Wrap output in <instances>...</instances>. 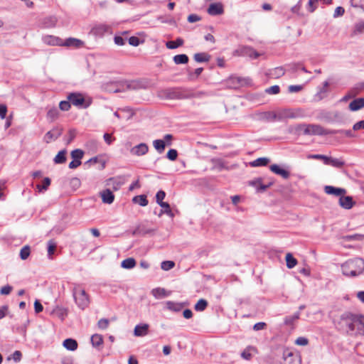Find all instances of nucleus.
Instances as JSON below:
<instances>
[{"instance_id":"obj_1","label":"nucleus","mask_w":364,"mask_h":364,"mask_svg":"<svg viewBox=\"0 0 364 364\" xmlns=\"http://www.w3.org/2000/svg\"><path fill=\"white\" fill-rule=\"evenodd\" d=\"M341 271L347 277H355L364 272V259L362 258L350 259L341 264Z\"/></svg>"},{"instance_id":"obj_2","label":"nucleus","mask_w":364,"mask_h":364,"mask_svg":"<svg viewBox=\"0 0 364 364\" xmlns=\"http://www.w3.org/2000/svg\"><path fill=\"white\" fill-rule=\"evenodd\" d=\"M164 93L165 97L170 100L189 99L197 96L192 89L183 87L168 88Z\"/></svg>"},{"instance_id":"obj_3","label":"nucleus","mask_w":364,"mask_h":364,"mask_svg":"<svg viewBox=\"0 0 364 364\" xmlns=\"http://www.w3.org/2000/svg\"><path fill=\"white\" fill-rule=\"evenodd\" d=\"M73 295L77 306L84 310L90 304V298L85 290L80 284H74Z\"/></svg>"},{"instance_id":"obj_4","label":"nucleus","mask_w":364,"mask_h":364,"mask_svg":"<svg viewBox=\"0 0 364 364\" xmlns=\"http://www.w3.org/2000/svg\"><path fill=\"white\" fill-rule=\"evenodd\" d=\"M304 134L308 135L324 136L329 134H335L342 131H334V129H327L319 124H308L304 125Z\"/></svg>"},{"instance_id":"obj_5","label":"nucleus","mask_w":364,"mask_h":364,"mask_svg":"<svg viewBox=\"0 0 364 364\" xmlns=\"http://www.w3.org/2000/svg\"><path fill=\"white\" fill-rule=\"evenodd\" d=\"M67 100L71 102V105L79 109H86L90 107L92 103L90 99H85L80 92L69 93L67 96Z\"/></svg>"},{"instance_id":"obj_6","label":"nucleus","mask_w":364,"mask_h":364,"mask_svg":"<svg viewBox=\"0 0 364 364\" xmlns=\"http://www.w3.org/2000/svg\"><path fill=\"white\" fill-rule=\"evenodd\" d=\"M355 314L350 312L343 313L340 318L338 325L340 328L351 334V331L353 330V321L355 318Z\"/></svg>"},{"instance_id":"obj_7","label":"nucleus","mask_w":364,"mask_h":364,"mask_svg":"<svg viewBox=\"0 0 364 364\" xmlns=\"http://www.w3.org/2000/svg\"><path fill=\"white\" fill-rule=\"evenodd\" d=\"M279 121H283L287 119H296L304 117V110L301 108L297 109H282L278 110Z\"/></svg>"},{"instance_id":"obj_8","label":"nucleus","mask_w":364,"mask_h":364,"mask_svg":"<svg viewBox=\"0 0 364 364\" xmlns=\"http://www.w3.org/2000/svg\"><path fill=\"white\" fill-rule=\"evenodd\" d=\"M156 228H150L149 222L139 224L132 232V235L144 236L146 235H151L156 232Z\"/></svg>"},{"instance_id":"obj_9","label":"nucleus","mask_w":364,"mask_h":364,"mask_svg":"<svg viewBox=\"0 0 364 364\" xmlns=\"http://www.w3.org/2000/svg\"><path fill=\"white\" fill-rule=\"evenodd\" d=\"M353 330L351 334L364 335V316L361 314H355L353 321Z\"/></svg>"},{"instance_id":"obj_10","label":"nucleus","mask_w":364,"mask_h":364,"mask_svg":"<svg viewBox=\"0 0 364 364\" xmlns=\"http://www.w3.org/2000/svg\"><path fill=\"white\" fill-rule=\"evenodd\" d=\"M338 203L343 209L350 210L355 205V201H354L352 196L343 195L339 198Z\"/></svg>"},{"instance_id":"obj_11","label":"nucleus","mask_w":364,"mask_h":364,"mask_svg":"<svg viewBox=\"0 0 364 364\" xmlns=\"http://www.w3.org/2000/svg\"><path fill=\"white\" fill-rule=\"evenodd\" d=\"M58 22V18L55 16H49L43 18L40 21V26L43 28H54Z\"/></svg>"},{"instance_id":"obj_12","label":"nucleus","mask_w":364,"mask_h":364,"mask_svg":"<svg viewBox=\"0 0 364 364\" xmlns=\"http://www.w3.org/2000/svg\"><path fill=\"white\" fill-rule=\"evenodd\" d=\"M269 169L274 173L282 176L284 179H288L290 176V172L288 170L282 168L277 164H272L269 166Z\"/></svg>"},{"instance_id":"obj_13","label":"nucleus","mask_w":364,"mask_h":364,"mask_svg":"<svg viewBox=\"0 0 364 364\" xmlns=\"http://www.w3.org/2000/svg\"><path fill=\"white\" fill-rule=\"evenodd\" d=\"M208 14L211 16L221 15L224 13L223 6L221 3H213L208 9Z\"/></svg>"},{"instance_id":"obj_14","label":"nucleus","mask_w":364,"mask_h":364,"mask_svg":"<svg viewBox=\"0 0 364 364\" xmlns=\"http://www.w3.org/2000/svg\"><path fill=\"white\" fill-rule=\"evenodd\" d=\"M324 191L328 195H333L340 197L346 193V190L345 188L334 187L332 186H326L324 187Z\"/></svg>"},{"instance_id":"obj_15","label":"nucleus","mask_w":364,"mask_h":364,"mask_svg":"<svg viewBox=\"0 0 364 364\" xmlns=\"http://www.w3.org/2000/svg\"><path fill=\"white\" fill-rule=\"evenodd\" d=\"M149 151V146L145 143H141L131 149V153L136 156L145 155Z\"/></svg>"},{"instance_id":"obj_16","label":"nucleus","mask_w":364,"mask_h":364,"mask_svg":"<svg viewBox=\"0 0 364 364\" xmlns=\"http://www.w3.org/2000/svg\"><path fill=\"white\" fill-rule=\"evenodd\" d=\"M61 134H62V129L54 128L46 134V135L44 136V139L46 143H49L52 140L57 139Z\"/></svg>"},{"instance_id":"obj_17","label":"nucleus","mask_w":364,"mask_h":364,"mask_svg":"<svg viewBox=\"0 0 364 364\" xmlns=\"http://www.w3.org/2000/svg\"><path fill=\"white\" fill-rule=\"evenodd\" d=\"M250 184L254 186L257 192H264L268 188L273 185V182H269L268 184L264 185L262 183V178H259L250 182Z\"/></svg>"},{"instance_id":"obj_18","label":"nucleus","mask_w":364,"mask_h":364,"mask_svg":"<svg viewBox=\"0 0 364 364\" xmlns=\"http://www.w3.org/2000/svg\"><path fill=\"white\" fill-rule=\"evenodd\" d=\"M100 196L104 203L111 204L114 202V195L109 188L100 192Z\"/></svg>"},{"instance_id":"obj_19","label":"nucleus","mask_w":364,"mask_h":364,"mask_svg":"<svg viewBox=\"0 0 364 364\" xmlns=\"http://www.w3.org/2000/svg\"><path fill=\"white\" fill-rule=\"evenodd\" d=\"M149 326L147 323L136 325L134 330V334L136 336L141 337L149 333Z\"/></svg>"},{"instance_id":"obj_20","label":"nucleus","mask_w":364,"mask_h":364,"mask_svg":"<svg viewBox=\"0 0 364 364\" xmlns=\"http://www.w3.org/2000/svg\"><path fill=\"white\" fill-rule=\"evenodd\" d=\"M110 29H111V28L109 26L105 24V23H101V24L96 25L92 28V33L95 36H102L105 33L109 32Z\"/></svg>"},{"instance_id":"obj_21","label":"nucleus","mask_w":364,"mask_h":364,"mask_svg":"<svg viewBox=\"0 0 364 364\" xmlns=\"http://www.w3.org/2000/svg\"><path fill=\"white\" fill-rule=\"evenodd\" d=\"M349 109L353 112L358 111L359 109H361L364 108V98L360 97L356 98L353 100L350 104H349Z\"/></svg>"},{"instance_id":"obj_22","label":"nucleus","mask_w":364,"mask_h":364,"mask_svg":"<svg viewBox=\"0 0 364 364\" xmlns=\"http://www.w3.org/2000/svg\"><path fill=\"white\" fill-rule=\"evenodd\" d=\"M83 45V42L80 39L75 38H68L64 42L62 41V46L67 47L80 48Z\"/></svg>"},{"instance_id":"obj_23","label":"nucleus","mask_w":364,"mask_h":364,"mask_svg":"<svg viewBox=\"0 0 364 364\" xmlns=\"http://www.w3.org/2000/svg\"><path fill=\"white\" fill-rule=\"evenodd\" d=\"M241 53L243 55H247L252 59H256L259 56H260V53H259L252 48L248 46L242 48L241 50Z\"/></svg>"},{"instance_id":"obj_24","label":"nucleus","mask_w":364,"mask_h":364,"mask_svg":"<svg viewBox=\"0 0 364 364\" xmlns=\"http://www.w3.org/2000/svg\"><path fill=\"white\" fill-rule=\"evenodd\" d=\"M325 164L331 165L335 168H342L345 165V162L341 159H336L327 156V159L326 161H325Z\"/></svg>"},{"instance_id":"obj_25","label":"nucleus","mask_w":364,"mask_h":364,"mask_svg":"<svg viewBox=\"0 0 364 364\" xmlns=\"http://www.w3.org/2000/svg\"><path fill=\"white\" fill-rule=\"evenodd\" d=\"M151 294L157 299H160L162 298L167 297L170 295L169 292H167L166 290L164 288H155L151 290Z\"/></svg>"},{"instance_id":"obj_26","label":"nucleus","mask_w":364,"mask_h":364,"mask_svg":"<svg viewBox=\"0 0 364 364\" xmlns=\"http://www.w3.org/2000/svg\"><path fill=\"white\" fill-rule=\"evenodd\" d=\"M43 42L48 45L62 46V39L53 36H47L43 38Z\"/></svg>"},{"instance_id":"obj_27","label":"nucleus","mask_w":364,"mask_h":364,"mask_svg":"<svg viewBox=\"0 0 364 364\" xmlns=\"http://www.w3.org/2000/svg\"><path fill=\"white\" fill-rule=\"evenodd\" d=\"M63 346L64 348H65L68 350L74 351L77 348V342L73 338H67L65 339L63 343Z\"/></svg>"},{"instance_id":"obj_28","label":"nucleus","mask_w":364,"mask_h":364,"mask_svg":"<svg viewBox=\"0 0 364 364\" xmlns=\"http://www.w3.org/2000/svg\"><path fill=\"white\" fill-rule=\"evenodd\" d=\"M184 43V41L181 38H177L176 41H169L166 43V46L168 49H176Z\"/></svg>"},{"instance_id":"obj_29","label":"nucleus","mask_w":364,"mask_h":364,"mask_svg":"<svg viewBox=\"0 0 364 364\" xmlns=\"http://www.w3.org/2000/svg\"><path fill=\"white\" fill-rule=\"evenodd\" d=\"M210 55L207 53H198L193 56L194 60L197 63H205L208 62L210 59Z\"/></svg>"},{"instance_id":"obj_30","label":"nucleus","mask_w":364,"mask_h":364,"mask_svg":"<svg viewBox=\"0 0 364 364\" xmlns=\"http://www.w3.org/2000/svg\"><path fill=\"white\" fill-rule=\"evenodd\" d=\"M269 162V159L266 157L258 158L250 163L252 167L264 166H267Z\"/></svg>"},{"instance_id":"obj_31","label":"nucleus","mask_w":364,"mask_h":364,"mask_svg":"<svg viewBox=\"0 0 364 364\" xmlns=\"http://www.w3.org/2000/svg\"><path fill=\"white\" fill-rule=\"evenodd\" d=\"M66 154L65 149L60 151L58 154L55 156L53 161L56 164H61L66 161Z\"/></svg>"},{"instance_id":"obj_32","label":"nucleus","mask_w":364,"mask_h":364,"mask_svg":"<svg viewBox=\"0 0 364 364\" xmlns=\"http://www.w3.org/2000/svg\"><path fill=\"white\" fill-rule=\"evenodd\" d=\"M122 183L123 182L119 181V179L117 178H109L107 181V185L112 187L113 189L115 191L118 190L121 187Z\"/></svg>"},{"instance_id":"obj_33","label":"nucleus","mask_w":364,"mask_h":364,"mask_svg":"<svg viewBox=\"0 0 364 364\" xmlns=\"http://www.w3.org/2000/svg\"><path fill=\"white\" fill-rule=\"evenodd\" d=\"M153 146L159 154H162L166 147V142L162 139H156L153 141Z\"/></svg>"},{"instance_id":"obj_34","label":"nucleus","mask_w":364,"mask_h":364,"mask_svg":"<svg viewBox=\"0 0 364 364\" xmlns=\"http://www.w3.org/2000/svg\"><path fill=\"white\" fill-rule=\"evenodd\" d=\"M125 84L127 90H139L144 87L141 82L139 80L127 81Z\"/></svg>"},{"instance_id":"obj_35","label":"nucleus","mask_w":364,"mask_h":364,"mask_svg":"<svg viewBox=\"0 0 364 364\" xmlns=\"http://www.w3.org/2000/svg\"><path fill=\"white\" fill-rule=\"evenodd\" d=\"M166 308L173 311H180L183 308V304L180 303H176L171 301H168L166 303Z\"/></svg>"},{"instance_id":"obj_36","label":"nucleus","mask_w":364,"mask_h":364,"mask_svg":"<svg viewBox=\"0 0 364 364\" xmlns=\"http://www.w3.org/2000/svg\"><path fill=\"white\" fill-rule=\"evenodd\" d=\"M285 73V70L283 67H277L269 71V75L275 78H279L283 76Z\"/></svg>"},{"instance_id":"obj_37","label":"nucleus","mask_w":364,"mask_h":364,"mask_svg":"<svg viewBox=\"0 0 364 364\" xmlns=\"http://www.w3.org/2000/svg\"><path fill=\"white\" fill-rule=\"evenodd\" d=\"M136 265V261L134 258L129 257L124 259L121 263V267L124 269H132Z\"/></svg>"},{"instance_id":"obj_38","label":"nucleus","mask_w":364,"mask_h":364,"mask_svg":"<svg viewBox=\"0 0 364 364\" xmlns=\"http://www.w3.org/2000/svg\"><path fill=\"white\" fill-rule=\"evenodd\" d=\"M286 263L287 267L289 269H292L297 264V260L296 258L293 257V255L291 253H287L286 255Z\"/></svg>"},{"instance_id":"obj_39","label":"nucleus","mask_w":364,"mask_h":364,"mask_svg":"<svg viewBox=\"0 0 364 364\" xmlns=\"http://www.w3.org/2000/svg\"><path fill=\"white\" fill-rule=\"evenodd\" d=\"M173 61L176 64H186L188 62V57L186 54H179L173 57Z\"/></svg>"},{"instance_id":"obj_40","label":"nucleus","mask_w":364,"mask_h":364,"mask_svg":"<svg viewBox=\"0 0 364 364\" xmlns=\"http://www.w3.org/2000/svg\"><path fill=\"white\" fill-rule=\"evenodd\" d=\"M264 118L269 122L279 121V114L277 112H266L264 114Z\"/></svg>"},{"instance_id":"obj_41","label":"nucleus","mask_w":364,"mask_h":364,"mask_svg":"<svg viewBox=\"0 0 364 364\" xmlns=\"http://www.w3.org/2000/svg\"><path fill=\"white\" fill-rule=\"evenodd\" d=\"M91 343L94 347H99L103 343V338L100 334H94L91 337Z\"/></svg>"},{"instance_id":"obj_42","label":"nucleus","mask_w":364,"mask_h":364,"mask_svg":"<svg viewBox=\"0 0 364 364\" xmlns=\"http://www.w3.org/2000/svg\"><path fill=\"white\" fill-rule=\"evenodd\" d=\"M133 202L138 203L141 206H146L149 203L145 195H139L134 197Z\"/></svg>"},{"instance_id":"obj_43","label":"nucleus","mask_w":364,"mask_h":364,"mask_svg":"<svg viewBox=\"0 0 364 364\" xmlns=\"http://www.w3.org/2000/svg\"><path fill=\"white\" fill-rule=\"evenodd\" d=\"M300 313L296 312L293 315L287 316L284 318V323L287 326L294 324V323L299 318Z\"/></svg>"},{"instance_id":"obj_44","label":"nucleus","mask_w":364,"mask_h":364,"mask_svg":"<svg viewBox=\"0 0 364 364\" xmlns=\"http://www.w3.org/2000/svg\"><path fill=\"white\" fill-rule=\"evenodd\" d=\"M59 115V111L56 107L50 108L47 112V118L51 122L55 121Z\"/></svg>"},{"instance_id":"obj_45","label":"nucleus","mask_w":364,"mask_h":364,"mask_svg":"<svg viewBox=\"0 0 364 364\" xmlns=\"http://www.w3.org/2000/svg\"><path fill=\"white\" fill-rule=\"evenodd\" d=\"M207 306H208V301L205 299H200L195 304L194 308L198 311H203L206 309Z\"/></svg>"},{"instance_id":"obj_46","label":"nucleus","mask_w":364,"mask_h":364,"mask_svg":"<svg viewBox=\"0 0 364 364\" xmlns=\"http://www.w3.org/2000/svg\"><path fill=\"white\" fill-rule=\"evenodd\" d=\"M364 31V21H360L355 24L352 36L358 35Z\"/></svg>"},{"instance_id":"obj_47","label":"nucleus","mask_w":364,"mask_h":364,"mask_svg":"<svg viewBox=\"0 0 364 364\" xmlns=\"http://www.w3.org/2000/svg\"><path fill=\"white\" fill-rule=\"evenodd\" d=\"M31 254V247L29 245L23 246L20 251V257L21 259H26Z\"/></svg>"},{"instance_id":"obj_48","label":"nucleus","mask_w":364,"mask_h":364,"mask_svg":"<svg viewBox=\"0 0 364 364\" xmlns=\"http://www.w3.org/2000/svg\"><path fill=\"white\" fill-rule=\"evenodd\" d=\"M56 243L50 240L48 242V256L50 259L52 258V255L54 254L56 249Z\"/></svg>"},{"instance_id":"obj_49","label":"nucleus","mask_w":364,"mask_h":364,"mask_svg":"<svg viewBox=\"0 0 364 364\" xmlns=\"http://www.w3.org/2000/svg\"><path fill=\"white\" fill-rule=\"evenodd\" d=\"M50 185V179L48 177H46L43 181V184H38L36 188L39 191H46Z\"/></svg>"},{"instance_id":"obj_50","label":"nucleus","mask_w":364,"mask_h":364,"mask_svg":"<svg viewBox=\"0 0 364 364\" xmlns=\"http://www.w3.org/2000/svg\"><path fill=\"white\" fill-rule=\"evenodd\" d=\"M84 152L82 150L77 149L71 151V156L73 160H79L83 157Z\"/></svg>"},{"instance_id":"obj_51","label":"nucleus","mask_w":364,"mask_h":364,"mask_svg":"<svg viewBox=\"0 0 364 364\" xmlns=\"http://www.w3.org/2000/svg\"><path fill=\"white\" fill-rule=\"evenodd\" d=\"M175 266L173 261H164L161 264V268L165 271L171 269Z\"/></svg>"},{"instance_id":"obj_52","label":"nucleus","mask_w":364,"mask_h":364,"mask_svg":"<svg viewBox=\"0 0 364 364\" xmlns=\"http://www.w3.org/2000/svg\"><path fill=\"white\" fill-rule=\"evenodd\" d=\"M280 87L279 85H273L265 90V92L269 95H277L279 93Z\"/></svg>"},{"instance_id":"obj_53","label":"nucleus","mask_w":364,"mask_h":364,"mask_svg":"<svg viewBox=\"0 0 364 364\" xmlns=\"http://www.w3.org/2000/svg\"><path fill=\"white\" fill-rule=\"evenodd\" d=\"M71 107V102L67 100L61 101L59 104V108L62 111H68L70 109Z\"/></svg>"},{"instance_id":"obj_54","label":"nucleus","mask_w":364,"mask_h":364,"mask_svg":"<svg viewBox=\"0 0 364 364\" xmlns=\"http://www.w3.org/2000/svg\"><path fill=\"white\" fill-rule=\"evenodd\" d=\"M318 0H309L308 5H307V10L310 13H313L317 8L316 4L318 3Z\"/></svg>"},{"instance_id":"obj_55","label":"nucleus","mask_w":364,"mask_h":364,"mask_svg":"<svg viewBox=\"0 0 364 364\" xmlns=\"http://www.w3.org/2000/svg\"><path fill=\"white\" fill-rule=\"evenodd\" d=\"M109 323V321L107 318H101L97 322V326L100 329H106L107 328Z\"/></svg>"},{"instance_id":"obj_56","label":"nucleus","mask_w":364,"mask_h":364,"mask_svg":"<svg viewBox=\"0 0 364 364\" xmlns=\"http://www.w3.org/2000/svg\"><path fill=\"white\" fill-rule=\"evenodd\" d=\"M165 196H166V193L164 191H162V190L159 191L156 194V203L159 205L161 203H164L163 200L164 199Z\"/></svg>"},{"instance_id":"obj_57","label":"nucleus","mask_w":364,"mask_h":364,"mask_svg":"<svg viewBox=\"0 0 364 364\" xmlns=\"http://www.w3.org/2000/svg\"><path fill=\"white\" fill-rule=\"evenodd\" d=\"M351 6L360 8L364 11V0H350Z\"/></svg>"},{"instance_id":"obj_58","label":"nucleus","mask_w":364,"mask_h":364,"mask_svg":"<svg viewBox=\"0 0 364 364\" xmlns=\"http://www.w3.org/2000/svg\"><path fill=\"white\" fill-rule=\"evenodd\" d=\"M177 156L178 152L173 149H170L166 154V157L171 161H175L177 159Z\"/></svg>"},{"instance_id":"obj_59","label":"nucleus","mask_w":364,"mask_h":364,"mask_svg":"<svg viewBox=\"0 0 364 364\" xmlns=\"http://www.w3.org/2000/svg\"><path fill=\"white\" fill-rule=\"evenodd\" d=\"M301 63H292L287 65V71L291 72L292 73H296L298 70L300 69Z\"/></svg>"},{"instance_id":"obj_60","label":"nucleus","mask_w":364,"mask_h":364,"mask_svg":"<svg viewBox=\"0 0 364 364\" xmlns=\"http://www.w3.org/2000/svg\"><path fill=\"white\" fill-rule=\"evenodd\" d=\"M159 205L164 208V210H161L162 213H166L169 215H173L170 205L168 203L164 202L159 204Z\"/></svg>"},{"instance_id":"obj_61","label":"nucleus","mask_w":364,"mask_h":364,"mask_svg":"<svg viewBox=\"0 0 364 364\" xmlns=\"http://www.w3.org/2000/svg\"><path fill=\"white\" fill-rule=\"evenodd\" d=\"M306 158L309 159H322L325 164V161H326L327 159V156L322 154H309Z\"/></svg>"},{"instance_id":"obj_62","label":"nucleus","mask_w":364,"mask_h":364,"mask_svg":"<svg viewBox=\"0 0 364 364\" xmlns=\"http://www.w3.org/2000/svg\"><path fill=\"white\" fill-rule=\"evenodd\" d=\"M203 68H196L193 73H189V78L191 80L196 79L203 72Z\"/></svg>"},{"instance_id":"obj_63","label":"nucleus","mask_w":364,"mask_h":364,"mask_svg":"<svg viewBox=\"0 0 364 364\" xmlns=\"http://www.w3.org/2000/svg\"><path fill=\"white\" fill-rule=\"evenodd\" d=\"M345 9L342 6H338L336 8L334 13H333V18H338L339 16H341L344 14Z\"/></svg>"},{"instance_id":"obj_64","label":"nucleus","mask_w":364,"mask_h":364,"mask_svg":"<svg viewBox=\"0 0 364 364\" xmlns=\"http://www.w3.org/2000/svg\"><path fill=\"white\" fill-rule=\"evenodd\" d=\"M295 343L298 346H306L309 343V340L305 337H299L295 341Z\"/></svg>"}]
</instances>
